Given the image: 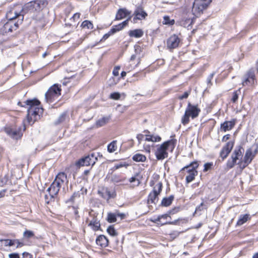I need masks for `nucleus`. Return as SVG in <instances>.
<instances>
[{
  "instance_id": "f257e3e1",
  "label": "nucleus",
  "mask_w": 258,
  "mask_h": 258,
  "mask_svg": "<svg viewBox=\"0 0 258 258\" xmlns=\"http://www.w3.org/2000/svg\"><path fill=\"white\" fill-rule=\"evenodd\" d=\"M40 102L37 99L27 100L22 103L19 102L18 104L22 107L28 106L27 121L28 124H32L40 118V113L43 109L39 107Z\"/></svg>"
},
{
  "instance_id": "f03ea898",
  "label": "nucleus",
  "mask_w": 258,
  "mask_h": 258,
  "mask_svg": "<svg viewBox=\"0 0 258 258\" xmlns=\"http://www.w3.org/2000/svg\"><path fill=\"white\" fill-rule=\"evenodd\" d=\"M176 144V140L172 139L168 140L161 145L158 146L155 152V156L157 160H162L168 157L167 151L172 152Z\"/></svg>"
},
{
  "instance_id": "7ed1b4c3",
  "label": "nucleus",
  "mask_w": 258,
  "mask_h": 258,
  "mask_svg": "<svg viewBox=\"0 0 258 258\" xmlns=\"http://www.w3.org/2000/svg\"><path fill=\"white\" fill-rule=\"evenodd\" d=\"M201 112V109L197 105L191 104L188 102L185 109L184 115L181 118V123L183 125L188 124L189 122V117L194 119L197 117Z\"/></svg>"
},
{
  "instance_id": "20e7f679",
  "label": "nucleus",
  "mask_w": 258,
  "mask_h": 258,
  "mask_svg": "<svg viewBox=\"0 0 258 258\" xmlns=\"http://www.w3.org/2000/svg\"><path fill=\"white\" fill-rule=\"evenodd\" d=\"M198 166V162L195 161L181 169L180 171L187 174L185 178L186 183H188L195 179L196 176L198 175V171L196 169Z\"/></svg>"
},
{
  "instance_id": "39448f33",
  "label": "nucleus",
  "mask_w": 258,
  "mask_h": 258,
  "mask_svg": "<svg viewBox=\"0 0 258 258\" xmlns=\"http://www.w3.org/2000/svg\"><path fill=\"white\" fill-rule=\"evenodd\" d=\"M244 149L241 146H236L232 153L231 158L227 162V167L228 169L232 168L236 164L238 160L241 159Z\"/></svg>"
},
{
  "instance_id": "423d86ee",
  "label": "nucleus",
  "mask_w": 258,
  "mask_h": 258,
  "mask_svg": "<svg viewBox=\"0 0 258 258\" xmlns=\"http://www.w3.org/2000/svg\"><path fill=\"white\" fill-rule=\"evenodd\" d=\"M211 2L212 0H195L192 8L193 14L198 17L207 8Z\"/></svg>"
},
{
  "instance_id": "0eeeda50",
  "label": "nucleus",
  "mask_w": 258,
  "mask_h": 258,
  "mask_svg": "<svg viewBox=\"0 0 258 258\" xmlns=\"http://www.w3.org/2000/svg\"><path fill=\"white\" fill-rule=\"evenodd\" d=\"M61 89L56 84L51 86L45 93V99L48 103H52L60 95Z\"/></svg>"
},
{
  "instance_id": "6e6552de",
  "label": "nucleus",
  "mask_w": 258,
  "mask_h": 258,
  "mask_svg": "<svg viewBox=\"0 0 258 258\" xmlns=\"http://www.w3.org/2000/svg\"><path fill=\"white\" fill-rule=\"evenodd\" d=\"M97 157L95 153H92L85 157L80 159L76 163V165L79 166L93 165L96 161Z\"/></svg>"
},
{
  "instance_id": "1a4fd4ad",
  "label": "nucleus",
  "mask_w": 258,
  "mask_h": 258,
  "mask_svg": "<svg viewBox=\"0 0 258 258\" xmlns=\"http://www.w3.org/2000/svg\"><path fill=\"white\" fill-rule=\"evenodd\" d=\"M6 133L11 138L18 139L22 136V130L20 127H7L5 128Z\"/></svg>"
},
{
  "instance_id": "9d476101",
  "label": "nucleus",
  "mask_w": 258,
  "mask_h": 258,
  "mask_svg": "<svg viewBox=\"0 0 258 258\" xmlns=\"http://www.w3.org/2000/svg\"><path fill=\"white\" fill-rule=\"evenodd\" d=\"M180 39L175 34L171 35L167 40V47L172 50L178 47Z\"/></svg>"
},
{
  "instance_id": "9b49d317",
  "label": "nucleus",
  "mask_w": 258,
  "mask_h": 258,
  "mask_svg": "<svg viewBox=\"0 0 258 258\" xmlns=\"http://www.w3.org/2000/svg\"><path fill=\"white\" fill-rule=\"evenodd\" d=\"M107 178L114 184L117 185L126 184L125 182L126 180V178L121 174H113L110 175H107Z\"/></svg>"
},
{
  "instance_id": "f8f14e48",
  "label": "nucleus",
  "mask_w": 258,
  "mask_h": 258,
  "mask_svg": "<svg viewBox=\"0 0 258 258\" xmlns=\"http://www.w3.org/2000/svg\"><path fill=\"white\" fill-rule=\"evenodd\" d=\"M255 73L253 70H250L244 76L242 81L243 86L252 85L254 83Z\"/></svg>"
},
{
  "instance_id": "ddd939ff",
  "label": "nucleus",
  "mask_w": 258,
  "mask_h": 258,
  "mask_svg": "<svg viewBox=\"0 0 258 258\" xmlns=\"http://www.w3.org/2000/svg\"><path fill=\"white\" fill-rule=\"evenodd\" d=\"M234 144L233 141H229L222 148L220 153V156L222 160H224L228 156L233 147Z\"/></svg>"
},
{
  "instance_id": "4468645a",
  "label": "nucleus",
  "mask_w": 258,
  "mask_h": 258,
  "mask_svg": "<svg viewBox=\"0 0 258 258\" xmlns=\"http://www.w3.org/2000/svg\"><path fill=\"white\" fill-rule=\"evenodd\" d=\"M36 11H38L36 3L35 1H31L24 5L21 12L24 15L25 14L34 12Z\"/></svg>"
},
{
  "instance_id": "2eb2a0df",
  "label": "nucleus",
  "mask_w": 258,
  "mask_h": 258,
  "mask_svg": "<svg viewBox=\"0 0 258 258\" xmlns=\"http://www.w3.org/2000/svg\"><path fill=\"white\" fill-rule=\"evenodd\" d=\"M257 153L256 150L252 151V149H248L245 153L243 157L244 161L247 164H249L254 158Z\"/></svg>"
},
{
  "instance_id": "dca6fc26",
  "label": "nucleus",
  "mask_w": 258,
  "mask_h": 258,
  "mask_svg": "<svg viewBox=\"0 0 258 258\" xmlns=\"http://www.w3.org/2000/svg\"><path fill=\"white\" fill-rule=\"evenodd\" d=\"M7 18L10 21H11L16 18H20V23H22L24 19L23 14L21 13V11L19 12H17L14 10L10 11V12L7 13Z\"/></svg>"
},
{
  "instance_id": "f3484780",
  "label": "nucleus",
  "mask_w": 258,
  "mask_h": 258,
  "mask_svg": "<svg viewBox=\"0 0 258 258\" xmlns=\"http://www.w3.org/2000/svg\"><path fill=\"white\" fill-rule=\"evenodd\" d=\"M134 15L135 16L134 19L142 20L145 19L147 16V13L143 10V8L139 6L136 8Z\"/></svg>"
},
{
  "instance_id": "a211bd4d",
  "label": "nucleus",
  "mask_w": 258,
  "mask_h": 258,
  "mask_svg": "<svg viewBox=\"0 0 258 258\" xmlns=\"http://www.w3.org/2000/svg\"><path fill=\"white\" fill-rule=\"evenodd\" d=\"M169 216V215L168 214V213H167V214H164V215H160L159 216H158V217L157 218H154L153 219H151V221L155 223H156L158 225H164L165 224H173V222H166V221H165V222H162L161 221L162 219H166Z\"/></svg>"
},
{
  "instance_id": "6ab92c4d",
  "label": "nucleus",
  "mask_w": 258,
  "mask_h": 258,
  "mask_svg": "<svg viewBox=\"0 0 258 258\" xmlns=\"http://www.w3.org/2000/svg\"><path fill=\"white\" fill-rule=\"evenodd\" d=\"M131 14V12L128 11L125 8L119 9L116 14L115 20H120L126 17L130 16Z\"/></svg>"
},
{
  "instance_id": "aec40b11",
  "label": "nucleus",
  "mask_w": 258,
  "mask_h": 258,
  "mask_svg": "<svg viewBox=\"0 0 258 258\" xmlns=\"http://www.w3.org/2000/svg\"><path fill=\"white\" fill-rule=\"evenodd\" d=\"M235 120L232 119L230 121H225L221 124V131L225 132L231 130L235 124Z\"/></svg>"
},
{
  "instance_id": "412c9836",
  "label": "nucleus",
  "mask_w": 258,
  "mask_h": 258,
  "mask_svg": "<svg viewBox=\"0 0 258 258\" xmlns=\"http://www.w3.org/2000/svg\"><path fill=\"white\" fill-rule=\"evenodd\" d=\"M96 244L102 248L106 247L108 244V240L103 235L98 236L96 239Z\"/></svg>"
},
{
  "instance_id": "4be33fe9",
  "label": "nucleus",
  "mask_w": 258,
  "mask_h": 258,
  "mask_svg": "<svg viewBox=\"0 0 258 258\" xmlns=\"http://www.w3.org/2000/svg\"><path fill=\"white\" fill-rule=\"evenodd\" d=\"M125 215L123 213H109L107 215V220L109 223H114L116 221V217H120L121 219L124 218Z\"/></svg>"
},
{
  "instance_id": "5701e85b",
  "label": "nucleus",
  "mask_w": 258,
  "mask_h": 258,
  "mask_svg": "<svg viewBox=\"0 0 258 258\" xmlns=\"http://www.w3.org/2000/svg\"><path fill=\"white\" fill-rule=\"evenodd\" d=\"M130 19L131 17H130L127 20L124 21L122 23L117 25L113 26L112 28L111 29V33H113L114 34L116 32L122 30L125 26H126L128 24V22Z\"/></svg>"
},
{
  "instance_id": "b1692460",
  "label": "nucleus",
  "mask_w": 258,
  "mask_h": 258,
  "mask_svg": "<svg viewBox=\"0 0 258 258\" xmlns=\"http://www.w3.org/2000/svg\"><path fill=\"white\" fill-rule=\"evenodd\" d=\"M13 26L11 22H8L5 24L4 26L0 29V34L4 35L8 32L13 31Z\"/></svg>"
},
{
  "instance_id": "393cba45",
  "label": "nucleus",
  "mask_w": 258,
  "mask_h": 258,
  "mask_svg": "<svg viewBox=\"0 0 258 258\" xmlns=\"http://www.w3.org/2000/svg\"><path fill=\"white\" fill-rule=\"evenodd\" d=\"M88 225L91 226L94 231H97L100 228V224L97 217L93 216L92 219L90 221Z\"/></svg>"
},
{
  "instance_id": "a878e982",
  "label": "nucleus",
  "mask_w": 258,
  "mask_h": 258,
  "mask_svg": "<svg viewBox=\"0 0 258 258\" xmlns=\"http://www.w3.org/2000/svg\"><path fill=\"white\" fill-rule=\"evenodd\" d=\"M144 34L143 31L141 29H137L133 30H130L128 32V35L131 37L140 38Z\"/></svg>"
},
{
  "instance_id": "bb28decb",
  "label": "nucleus",
  "mask_w": 258,
  "mask_h": 258,
  "mask_svg": "<svg viewBox=\"0 0 258 258\" xmlns=\"http://www.w3.org/2000/svg\"><path fill=\"white\" fill-rule=\"evenodd\" d=\"M47 191L49 192V195L51 197L54 198L59 192V188H57L56 186H55L52 183L50 186L48 188Z\"/></svg>"
},
{
  "instance_id": "cd10ccee",
  "label": "nucleus",
  "mask_w": 258,
  "mask_h": 258,
  "mask_svg": "<svg viewBox=\"0 0 258 258\" xmlns=\"http://www.w3.org/2000/svg\"><path fill=\"white\" fill-rule=\"evenodd\" d=\"M69 118V115L67 112H64L62 113L57 119L55 121L54 123L56 125L62 123L64 122L66 120H68Z\"/></svg>"
},
{
  "instance_id": "c85d7f7f",
  "label": "nucleus",
  "mask_w": 258,
  "mask_h": 258,
  "mask_svg": "<svg viewBox=\"0 0 258 258\" xmlns=\"http://www.w3.org/2000/svg\"><path fill=\"white\" fill-rule=\"evenodd\" d=\"M81 194L80 191L75 192L71 198L68 200L67 202H71L75 203L81 201Z\"/></svg>"
},
{
  "instance_id": "c756f323",
  "label": "nucleus",
  "mask_w": 258,
  "mask_h": 258,
  "mask_svg": "<svg viewBox=\"0 0 258 258\" xmlns=\"http://www.w3.org/2000/svg\"><path fill=\"white\" fill-rule=\"evenodd\" d=\"M248 219H250V216L248 214L241 215L240 216L237 222V225L241 226L246 222Z\"/></svg>"
},
{
  "instance_id": "7c9ffc66",
  "label": "nucleus",
  "mask_w": 258,
  "mask_h": 258,
  "mask_svg": "<svg viewBox=\"0 0 258 258\" xmlns=\"http://www.w3.org/2000/svg\"><path fill=\"white\" fill-rule=\"evenodd\" d=\"M158 195L157 194L151 192L148 199V204H156L158 201Z\"/></svg>"
},
{
  "instance_id": "2f4dec72",
  "label": "nucleus",
  "mask_w": 258,
  "mask_h": 258,
  "mask_svg": "<svg viewBox=\"0 0 258 258\" xmlns=\"http://www.w3.org/2000/svg\"><path fill=\"white\" fill-rule=\"evenodd\" d=\"M174 199V196L172 195L170 196L168 198H164L161 202V205L164 207H168L170 206Z\"/></svg>"
},
{
  "instance_id": "473e14b6",
  "label": "nucleus",
  "mask_w": 258,
  "mask_h": 258,
  "mask_svg": "<svg viewBox=\"0 0 258 258\" xmlns=\"http://www.w3.org/2000/svg\"><path fill=\"white\" fill-rule=\"evenodd\" d=\"M66 179V174L63 172H60L56 175L54 181L59 182V184H62Z\"/></svg>"
},
{
  "instance_id": "72a5a7b5",
  "label": "nucleus",
  "mask_w": 258,
  "mask_h": 258,
  "mask_svg": "<svg viewBox=\"0 0 258 258\" xmlns=\"http://www.w3.org/2000/svg\"><path fill=\"white\" fill-rule=\"evenodd\" d=\"M37 5L38 10L42 9L48 4V2L46 0H36L35 1Z\"/></svg>"
},
{
  "instance_id": "f704fd0d",
  "label": "nucleus",
  "mask_w": 258,
  "mask_h": 258,
  "mask_svg": "<svg viewBox=\"0 0 258 258\" xmlns=\"http://www.w3.org/2000/svg\"><path fill=\"white\" fill-rule=\"evenodd\" d=\"M133 160L136 162H144L146 160V157L141 154H136L133 157Z\"/></svg>"
},
{
  "instance_id": "c9c22d12",
  "label": "nucleus",
  "mask_w": 258,
  "mask_h": 258,
  "mask_svg": "<svg viewBox=\"0 0 258 258\" xmlns=\"http://www.w3.org/2000/svg\"><path fill=\"white\" fill-rule=\"evenodd\" d=\"M109 120V117H103L102 118L99 119L96 121V126L97 127H101L104 125L106 123H107Z\"/></svg>"
},
{
  "instance_id": "e433bc0d",
  "label": "nucleus",
  "mask_w": 258,
  "mask_h": 258,
  "mask_svg": "<svg viewBox=\"0 0 258 258\" xmlns=\"http://www.w3.org/2000/svg\"><path fill=\"white\" fill-rule=\"evenodd\" d=\"M116 141H113L107 146V150L109 153H112L117 149Z\"/></svg>"
},
{
  "instance_id": "4c0bfd02",
  "label": "nucleus",
  "mask_w": 258,
  "mask_h": 258,
  "mask_svg": "<svg viewBox=\"0 0 258 258\" xmlns=\"http://www.w3.org/2000/svg\"><path fill=\"white\" fill-rule=\"evenodd\" d=\"M162 183L161 182H159L154 187L153 190V193L157 194L159 195L162 190Z\"/></svg>"
},
{
  "instance_id": "58836bf2",
  "label": "nucleus",
  "mask_w": 258,
  "mask_h": 258,
  "mask_svg": "<svg viewBox=\"0 0 258 258\" xmlns=\"http://www.w3.org/2000/svg\"><path fill=\"white\" fill-rule=\"evenodd\" d=\"M34 236V233L32 231L26 230L23 233V238L25 239H30Z\"/></svg>"
},
{
  "instance_id": "ea45409f",
  "label": "nucleus",
  "mask_w": 258,
  "mask_h": 258,
  "mask_svg": "<svg viewBox=\"0 0 258 258\" xmlns=\"http://www.w3.org/2000/svg\"><path fill=\"white\" fill-rule=\"evenodd\" d=\"M81 26L84 28H87L88 29H92L93 25L92 23L88 20H85L82 23Z\"/></svg>"
},
{
  "instance_id": "a19ab883",
  "label": "nucleus",
  "mask_w": 258,
  "mask_h": 258,
  "mask_svg": "<svg viewBox=\"0 0 258 258\" xmlns=\"http://www.w3.org/2000/svg\"><path fill=\"white\" fill-rule=\"evenodd\" d=\"M193 23V20L190 18H186L182 22V25L184 27L188 28Z\"/></svg>"
},
{
  "instance_id": "79ce46f5",
  "label": "nucleus",
  "mask_w": 258,
  "mask_h": 258,
  "mask_svg": "<svg viewBox=\"0 0 258 258\" xmlns=\"http://www.w3.org/2000/svg\"><path fill=\"white\" fill-rule=\"evenodd\" d=\"M107 231L111 236H115L117 235V232L115 230L113 226H109L107 229Z\"/></svg>"
},
{
  "instance_id": "37998d69",
  "label": "nucleus",
  "mask_w": 258,
  "mask_h": 258,
  "mask_svg": "<svg viewBox=\"0 0 258 258\" xmlns=\"http://www.w3.org/2000/svg\"><path fill=\"white\" fill-rule=\"evenodd\" d=\"M163 23L165 25H172L174 24V20H170L169 16H165L163 17Z\"/></svg>"
},
{
  "instance_id": "c03bdc74",
  "label": "nucleus",
  "mask_w": 258,
  "mask_h": 258,
  "mask_svg": "<svg viewBox=\"0 0 258 258\" xmlns=\"http://www.w3.org/2000/svg\"><path fill=\"white\" fill-rule=\"evenodd\" d=\"M240 94V90H237L233 93L231 101L233 103L236 102L238 98L239 95Z\"/></svg>"
},
{
  "instance_id": "a18cd8bd",
  "label": "nucleus",
  "mask_w": 258,
  "mask_h": 258,
  "mask_svg": "<svg viewBox=\"0 0 258 258\" xmlns=\"http://www.w3.org/2000/svg\"><path fill=\"white\" fill-rule=\"evenodd\" d=\"M4 241V244L6 246H11L14 245V239H4L3 240Z\"/></svg>"
},
{
  "instance_id": "49530a36",
  "label": "nucleus",
  "mask_w": 258,
  "mask_h": 258,
  "mask_svg": "<svg viewBox=\"0 0 258 258\" xmlns=\"http://www.w3.org/2000/svg\"><path fill=\"white\" fill-rule=\"evenodd\" d=\"M120 97V95L118 92H114L110 95V98L114 100H118Z\"/></svg>"
},
{
  "instance_id": "de8ad7c7",
  "label": "nucleus",
  "mask_w": 258,
  "mask_h": 258,
  "mask_svg": "<svg viewBox=\"0 0 258 258\" xmlns=\"http://www.w3.org/2000/svg\"><path fill=\"white\" fill-rule=\"evenodd\" d=\"M213 163L212 162H208L204 164V171L206 172L208 171L211 167L213 166Z\"/></svg>"
},
{
  "instance_id": "09e8293b",
  "label": "nucleus",
  "mask_w": 258,
  "mask_h": 258,
  "mask_svg": "<svg viewBox=\"0 0 258 258\" xmlns=\"http://www.w3.org/2000/svg\"><path fill=\"white\" fill-rule=\"evenodd\" d=\"M179 207H174L172 209L169 210L168 212V214L170 215H173L179 211Z\"/></svg>"
},
{
  "instance_id": "8fccbe9b",
  "label": "nucleus",
  "mask_w": 258,
  "mask_h": 258,
  "mask_svg": "<svg viewBox=\"0 0 258 258\" xmlns=\"http://www.w3.org/2000/svg\"><path fill=\"white\" fill-rule=\"evenodd\" d=\"M129 181L131 183L132 182H137L135 185L138 186L140 184V181L139 179H137L136 177H132L129 179Z\"/></svg>"
},
{
  "instance_id": "3c124183",
  "label": "nucleus",
  "mask_w": 258,
  "mask_h": 258,
  "mask_svg": "<svg viewBox=\"0 0 258 258\" xmlns=\"http://www.w3.org/2000/svg\"><path fill=\"white\" fill-rule=\"evenodd\" d=\"M237 164H238L240 166V167L241 168V169H244V168H245L247 166H248L249 164H247L244 161V160L243 159L242 161H239L238 163H237Z\"/></svg>"
},
{
  "instance_id": "603ef678",
  "label": "nucleus",
  "mask_w": 258,
  "mask_h": 258,
  "mask_svg": "<svg viewBox=\"0 0 258 258\" xmlns=\"http://www.w3.org/2000/svg\"><path fill=\"white\" fill-rule=\"evenodd\" d=\"M179 234H180L179 232H178L177 231H173L170 234V237L173 239H174L176 237H178V235H179Z\"/></svg>"
},
{
  "instance_id": "864d4df0",
  "label": "nucleus",
  "mask_w": 258,
  "mask_h": 258,
  "mask_svg": "<svg viewBox=\"0 0 258 258\" xmlns=\"http://www.w3.org/2000/svg\"><path fill=\"white\" fill-rule=\"evenodd\" d=\"M214 75H215V73H213L211 74L208 76V77L207 78V84H208V85H212L211 81H212V80Z\"/></svg>"
},
{
  "instance_id": "5fc2aeb1",
  "label": "nucleus",
  "mask_w": 258,
  "mask_h": 258,
  "mask_svg": "<svg viewBox=\"0 0 258 258\" xmlns=\"http://www.w3.org/2000/svg\"><path fill=\"white\" fill-rule=\"evenodd\" d=\"M120 70L119 66H116L113 71V74L114 76H118L119 75V70Z\"/></svg>"
},
{
  "instance_id": "6e6d98bb",
  "label": "nucleus",
  "mask_w": 258,
  "mask_h": 258,
  "mask_svg": "<svg viewBox=\"0 0 258 258\" xmlns=\"http://www.w3.org/2000/svg\"><path fill=\"white\" fill-rule=\"evenodd\" d=\"M190 93V92H185L183 95H180L178 97V98L180 99V100H182L183 99H185V98H187L188 97V96H189V94Z\"/></svg>"
},
{
  "instance_id": "4d7b16f0",
  "label": "nucleus",
  "mask_w": 258,
  "mask_h": 258,
  "mask_svg": "<svg viewBox=\"0 0 258 258\" xmlns=\"http://www.w3.org/2000/svg\"><path fill=\"white\" fill-rule=\"evenodd\" d=\"M204 208H206V207L205 205H204L203 203H202L200 204V205H199L198 207L196 208V212L201 211Z\"/></svg>"
},
{
  "instance_id": "13d9d810",
  "label": "nucleus",
  "mask_w": 258,
  "mask_h": 258,
  "mask_svg": "<svg viewBox=\"0 0 258 258\" xmlns=\"http://www.w3.org/2000/svg\"><path fill=\"white\" fill-rule=\"evenodd\" d=\"M152 138H153V139H152L153 142H160L161 140V137L158 135H156V136L152 135Z\"/></svg>"
},
{
  "instance_id": "bf43d9fd",
  "label": "nucleus",
  "mask_w": 258,
  "mask_h": 258,
  "mask_svg": "<svg viewBox=\"0 0 258 258\" xmlns=\"http://www.w3.org/2000/svg\"><path fill=\"white\" fill-rule=\"evenodd\" d=\"M15 244H17V248L22 247L24 245V244L22 242H20L18 239H14V245Z\"/></svg>"
},
{
  "instance_id": "052dcab7",
  "label": "nucleus",
  "mask_w": 258,
  "mask_h": 258,
  "mask_svg": "<svg viewBox=\"0 0 258 258\" xmlns=\"http://www.w3.org/2000/svg\"><path fill=\"white\" fill-rule=\"evenodd\" d=\"M108 83L110 86H113L117 83V81H115L114 78L112 77L109 80Z\"/></svg>"
},
{
  "instance_id": "680f3d73",
  "label": "nucleus",
  "mask_w": 258,
  "mask_h": 258,
  "mask_svg": "<svg viewBox=\"0 0 258 258\" xmlns=\"http://www.w3.org/2000/svg\"><path fill=\"white\" fill-rule=\"evenodd\" d=\"M9 258H20L19 254L17 253H12L9 255Z\"/></svg>"
},
{
  "instance_id": "e2e57ef3",
  "label": "nucleus",
  "mask_w": 258,
  "mask_h": 258,
  "mask_svg": "<svg viewBox=\"0 0 258 258\" xmlns=\"http://www.w3.org/2000/svg\"><path fill=\"white\" fill-rule=\"evenodd\" d=\"M144 136L142 134H139L137 136V138L138 140L139 144L141 143V142L143 140Z\"/></svg>"
},
{
  "instance_id": "0e129e2a",
  "label": "nucleus",
  "mask_w": 258,
  "mask_h": 258,
  "mask_svg": "<svg viewBox=\"0 0 258 258\" xmlns=\"http://www.w3.org/2000/svg\"><path fill=\"white\" fill-rule=\"evenodd\" d=\"M113 34V33H111V30H110L108 32V33H107L105 34L103 36V37L102 39H103L105 40V39H107V38H108L110 35H112Z\"/></svg>"
},
{
  "instance_id": "69168bd1",
  "label": "nucleus",
  "mask_w": 258,
  "mask_h": 258,
  "mask_svg": "<svg viewBox=\"0 0 258 258\" xmlns=\"http://www.w3.org/2000/svg\"><path fill=\"white\" fill-rule=\"evenodd\" d=\"M230 135L229 134L223 136L222 141V142H226L227 140H228L230 139Z\"/></svg>"
},
{
  "instance_id": "338daca9",
  "label": "nucleus",
  "mask_w": 258,
  "mask_h": 258,
  "mask_svg": "<svg viewBox=\"0 0 258 258\" xmlns=\"http://www.w3.org/2000/svg\"><path fill=\"white\" fill-rule=\"evenodd\" d=\"M8 181V178L6 177H5L3 180L0 181V186H3L4 184H6V182Z\"/></svg>"
},
{
  "instance_id": "774afa93",
  "label": "nucleus",
  "mask_w": 258,
  "mask_h": 258,
  "mask_svg": "<svg viewBox=\"0 0 258 258\" xmlns=\"http://www.w3.org/2000/svg\"><path fill=\"white\" fill-rule=\"evenodd\" d=\"M23 256L24 257H29V258H32V255L28 252H24L23 253Z\"/></svg>"
}]
</instances>
